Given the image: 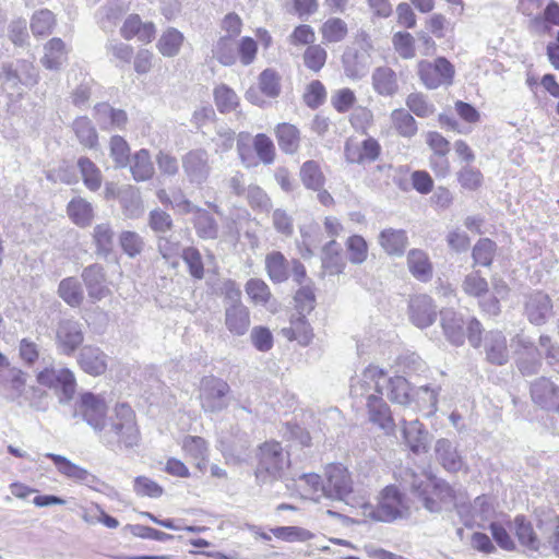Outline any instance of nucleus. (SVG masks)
Returning a JSON list of instances; mask_svg holds the SVG:
<instances>
[{"instance_id": "680f3d73", "label": "nucleus", "mask_w": 559, "mask_h": 559, "mask_svg": "<svg viewBox=\"0 0 559 559\" xmlns=\"http://www.w3.org/2000/svg\"><path fill=\"white\" fill-rule=\"evenodd\" d=\"M538 530L545 537V547L551 546L557 556H559V516H550L546 521L538 522Z\"/></svg>"}, {"instance_id": "f8f14e48", "label": "nucleus", "mask_w": 559, "mask_h": 559, "mask_svg": "<svg viewBox=\"0 0 559 559\" xmlns=\"http://www.w3.org/2000/svg\"><path fill=\"white\" fill-rule=\"evenodd\" d=\"M46 457L50 459L53 462L58 473L63 477L71 479L78 484L88 486L92 489H98L97 487L98 485H100L99 478H97L86 468L76 465L75 463L68 460L66 456L59 454L47 453Z\"/></svg>"}, {"instance_id": "c85d7f7f", "label": "nucleus", "mask_w": 559, "mask_h": 559, "mask_svg": "<svg viewBox=\"0 0 559 559\" xmlns=\"http://www.w3.org/2000/svg\"><path fill=\"white\" fill-rule=\"evenodd\" d=\"M94 117L104 130L122 129L128 121V116L124 110L112 108L106 103L95 106Z\"/></svg>"}, {"instance_id": "09e8293b", "label": "nucleus", "mask_w": 559, "mask_h": 559, "mask_svg": "<svg viewBox=\"0 0 559 559\" xmlns=\"http://www.w3.org/2000/svg\"><path fill=\"white\" fill-rule=\"evenodd\" d=\"M121 206L123 213L129 218H138L143 213L142 200L139 190L130 185L122 187Z\"/></svg>"}, {"instance_id": "0eeeda50", "label": "nucleus", "mask_w": 559, "mask_h": 559, "mask_svg": "<svg viewBox=\"0 0 559 559\" xmlns=\"http://www.w3.org/2000/svg\"><path fill=\"white\" fill-rule=\"evenodd\" d=\"M228 383L219 378L204 377L200 383V403L204 412L218 413L228 406Z\"/></svg>"}, {"instance_id": "393cba45", "label": "nucleus", "mask_w": 559, "mask_h": 559, "mask_svg": "<svg viewBox=\"0 0 559 559\" xmlns=\"http://www.w3.org/2000/svg\"><path fill=\"white\" fill-rule=\"evenodd\" d=\"M0 385L7 399L16 401L23 396L26 388V373L11 367L0 372Z\"/></svg>"}, {"instance_id": "9d476101", "label": "nucleus", "mask_w": 559, "mask_h": 559, "mask_svg": "<svg viewBox=\"0 0 559 559\" xmlns=\"http://www.w3.org/2000/svg\"><path fill=\"white\" fill-rule=\"evenodd\" d=\"M75 414L80 415L95 431L102 432L106 426L107 403L99 394L85 392L75 404Z\"/></svg>"}, {"instance_id": "3c124183", "label": "nucleus", "mask_w": 559, "mask_h": 559, "mask_svg": "<svg viewBox=\"0 0 559 559\" xmlns=\"http://www.w3.org/2000/svg\"><path fill=\"white\" fill-rule=\"evenodd\" d=\"M456 180L463 190L476 191L483 186L484 176L478 168L464 165L456 173Z\"/></svg>"}, {"instance_id": "a878e982", "label": "nucleus", "mask_w": 559, "mask_h": 559, "mask_svg": "<svg viewBox=\"0 0 559 559\" xmlns=\"http://www.w3.org/2000/svg\"><path fill=\"white\" fill-rule=\"evenodd\" d=\"M518 348V366L523 374H533L537 371L539 366V355L534 344L525 337L519 335L514 340Z\"/></svg>"}, {"instance_id": "774afa93", "label": "nucleus", "mask_w": 559, "mask_h": 559, "mask_svg": "<svg viewBox=\"0 0 559 559\" xmlns=\"http://www.w3.org/2000/svg\"><path fill=\"white\" fill-rule=\"evenodd\" d=\"M348 259L354 264H361L368 257V245L359 235L350 236L346 241Z\"/></svg>"}, {"instance_id": "bf43d9fd", "label": "nucleus", "mask_w": 559, "mask_h": 559, "mask_svg": "<svg viewBox=\"0 0 559 559\" xmlns=\"http://www.w3.org/2000/svg\"><path fill=\"white\" fill-rule=\"evenodd\" d=\"M439 388L429 385L419 386L414 391L413 403L416 404L418 409H428L433 413L437 408Z\"/></svg>"}, {"instance_id": "7ed1b4c3", "label": "nucleus", "mask_w": 559, "mask_h": 559, "mask_svg": "<svg viewBox=\"0 0 559 559\" xmlns=\"http://www.w3.org/2000/svg\"><path fill=\"white\" fill-rule=\"evenodd\" d=\"M357 515L364 522H393L409 515L408 500L395 485H388L380 491L377 506L368 502L364 496Z\"/></svg>"}, {"instance_id": "0e129e2a", "label": "nucleus", "mask_w": 559, "mask_h": 559, "mask_svg": "<svg viewBox=\"0 0 559 559\" xmlns=\"http://www.w3.org/2000/svg\"><path fill=\"white\" fill-rule=\"evenodd\" d=\"M407 108L419 118H427L435 112V106L421 93H411L405 100Z\"/></svg>"}, {"instance_id": "473e14b6", "label": "nucleus", "mask_w": 559, "mask_h": 559, "mask_svg": "<svg viewBox=\"0 0 559 559\" xmlns=\"http://www.w3.org/2000/svg\"><path fill=\"white\" fill-rule=\"evenodd\" d=\"M464 321L463 318L453 310L445 309L441 311V326L448 341L453 345L464 343Z\"/></svg>"}, {"instance_id": "c9c22d12", "label": "nucleus", "mask_w": 559, "mask_h": 559, "mask_svg": "<svg viewBox=\"0 0 559 559\" xmlns=\"http://www.w3.org/2000/svg\"><path fill=\"white\" fill-rule=\"evenodd\" d=\"M183 43L185 35L175 27H168L160 34L156 48L163 57L173 58L179 55Z\"/></svg>"}, {"instance_id": "7c9ffc66", "label": "nucleus", "mask_w": 559, "mask_h": 559, "mask_svg": "<svg viewBox=\"0 0 559 559\" xmlns=\"http://www.w3.org/2000/svg\"><path fill=\"white\" fill-rule=\"evenodd\" d=\"M485 353L488 361L503 365L508 361L509 353L506 336L499 331H491L485 337Z\"/></svg>"}, {"instance_id": "4d7b16f0", "label": "nucleus", "mask_w": 559, "mask_h": 559, "mask_svg": "<svg viewBox=\"0 0 559 559\" xmlns=\"http://www.w3.org/2000/svg\"><path fill=\"white\" fill-rule=\"evenodd\" d=\"M512 523V521L500 522L496 521L489 525L490 533L492 535L493 540L497 545L507 551H513L516 548L515 542L512 538V531L509 528L508 524Z\"/></svg>"}, {"instance_id": "5fc2aeb1", "label": "nucleus", "mask_w": 559, "mask_h": 559, "mask_svg": "<svg viewBox=\"0 0 559 559\" xmlns=\"http://www.w3.org/2000/svg\"><path fill=\"white\" fill-rule=\"evenodd\" d=\"M78 167L86 188L91 191L98 190L102 185V174L98 167L87 157L79 158Z\"/></svg>"}, {"instance_id": "423d86ee", "label": "nucleus", "mask_w": 559, "mask_h": 559, "mask_svg": "<svg viewBox=\"0 0 559 559\" xmlns=\"http://www.w3.org/2000/svg\"><path fill=\"white\" fill-rule=\"evenodd\" d=\"M1 80L4 90L11 95H21V86H34L39 80V74L32 62L17 60L2 67Z\"/></svg>"}, {"instance_id": "39448f33", "label": "nucleus", "mask_w": 559, "mask_h": 559, "mask_svg": "<svg viewBox=\"0 0 559 559\" xmlns=\"http://www.w3.org/2000/svg\"><path fill=\"white\" fill-rule=\"evenodd\" d=\"M290 466V459L281 443L269 441L260 447L259 463L255 471L260 484H270L280 479Z\"/></svg>"}, {"instance_id": "f3484780", "label": "nucleus", "mask_w": 559, "mask_h": 559, "mask_svg": "<svg viewBox=\"0 0 559 559\" xmlns=\"http://www.w3.org/2000/svg\"><path fill=\"white\" fill-rule=\"evenodd\" d=\"M508 526L518 538L520 545L526 549L539 551L545 547V537L542 536L540 531L538 528L535 530L532 523L523 515L515 516L512 523H509Z\"/></svg>"}, {"instance_id": "bb28decb", "label": "nucleus", "mask_w": 559, "mask_h": 559, "mask_svg": "<svg viewBox=\"0 0 559 559\" xmlns=\"http://www.w3.org/2000/svg\"><path fill=\"white\" fill-rule=\"evenodd\" d=\"M531 394L533 401L544 408L559 406V389L546 378H540L532 384Z\"/></svg>"}, {"instance_id": "ddd939ff", "label": "nucleus", "mask_w": 559, "mask_h": 559, "mask_svg": "<svg viewBox=\"0 0 559 559\" xmlns=\"http://www.w3.org/2000/svg\"><path fill=\"white\" fill-rule=\"evenodd\" d=\"M409 321L418 329L430 326L437 318V306L428 295H415L408 301Z\"/></svg>"}, {"instance_id": "e2e57ef3", "label": "nucleus", "mask_w": 559, "mask_h": 559, "mask_svg": "<svg viewBox=\"0 0 559 559\" xmlns=\"http://www.w3.org/2000/svg\"><path fill=\"white\" fill-rule=\"evenodd\" d=\"M114 231L108 223L97 224L93 230V240L100 254H108L112 249Z\"/></svg>"}, {"instance_id": "5701e85b", "label": "nucleus", "mask_w": 559, "mask_h": 559, "mask_svg": "<svg viewBox=\"0 0 559 559\" xmlns=\"http://www.w3.org/2000/svg\"><path fill=\"white\" fill-rule=\"evenodd\" d=\"M403 441L407 448L416 454L425 453L429 445V435L424 425L417 419L402 421Z\"/></svg>"}, {"instance_id": "a18cd8bd", "label": "nucleus", "mask_w": 559, "mask_h": 559, "mask_svg": "<svg viewBox=\"0 0 559 559\" xmlns=\"http://www.w3.org/2000/svg\"><path fill=\"white\" fill-rule=\"evenodd\" d=\"M130 170L133 179L136 181H145L153 177L154 166L147 150L142 148L133 155Z\"/></svg>"}, {"instance_id": "1a4fd4ad", "label": "nucleus", "mask_w": 559, "mask_h": 559, "mask_svg": "<svg viewBox=\"0 0 559 559\" xmlns=\"http://www.w3.org/2000/svg\"><path fill=\"white\" fill-rule=\"evenodd\" d=\"M417 70L420 81L429 90L451 85L455 74L453 64L444 57H438L433 61L421 60Z\"/></svg>"}, {"instance_id": "f03ea898", "label": "nucleus", "mask_w": 559, "mask_h": 559, "mask_svg": "<svg viewBox=\"0 0 559 559\" xmlns=\"http://www.w3.org/2000/svg\"><path fill=\"white\" fill-rule=\"evenodd\" d=\"M405 477L413 493L429 512H440L455 499L453 488L430 473L406 471Z\"/></svg>"}, {"instance_id": "a211bd4d", "label": "nucleus", "mask_w": 559, "mask_h": 559, "mask_svg": "<svg viewBox=\"0 0 559 559\" xmlns=\"http://www.w3.org/2000/svg\"><path fill=\"white\" fill-rule=\"evenodd\" d=\"M368 419L371 424L390 435L395 429V423L389 405L382 399V394H370L366 403Z\"/></svg>"}, {"instance_id": "13d9d810", "label": "nucleus", "mask_w": 559, "mask_h": 559, "mask_svg": "<svg viewBox=\"0 0 559 559\" xmlns=\"http://www.w3.org/2000/svg\"><path fill=\"white\" fill-rule=\"evenodd\" d=\"M214 102L221 112H230L239 105L237 94L229 86L221 84L214 90Z\"/></svg>"}, {"instance_id": "6e6d98bb", "label": "nucleus", "mask_w": 559, "mask_h": 559, "mask_svg": "<svg viewBox=\"0 0 559 559\" xmlns=\"http://www.w3.org/2000/svg\"><path fill=\"white\" fill-rule=\"evenodd\" d=\"M276 138L280 147L286 153H294L299 145V132L293 124H278L276 128Z\"/></svg>"}, {"instance_id": "6ab92c4d", "label": "nucleus", "mask_w": 559, "mask_h": 559, "mask_svg": "<svg viewBox=\"0 0 559 559\" xmlns=\"http://www.w3.org/2000/svg\"><path fill=\"white\" fill-rule=\"evenodd\" d=\"M437 461L444 469L452 473L467 471L466 462L461 455L456 444L449 439H439L435 444Z\"/></svg>"}, {"instance_id": "052dcab7", "label": "nucleus", "mask_w": 559, "mask_h": 559, "mask_svg": "<svg viewBox=\"0 0 559 559\" xmlns=\"http://www.w3.org/2000/svg\"><path fill=\"white\" fill-rule=\"evenodd\" d=\"M300 177L308 189L320 190L324 185V176L318 163L308 160L300 169Z\"/></svg>"}, {"instance_id": "864d4df0", "label": "nucleus", "mask_w": 559, "mask_h": 559, "mask_svg": "<svg viewBox=\"0 0 559 559\" xmlns=\"http://www.w3.org/2000/svg\"><path fill=\"white\" fill-rule=\"evenodd\" d=\"M322 265L330 274H338L343 271L345 263L340 253V246L331 240L323 249Z\"/></svg>"}, {"instance_id": "c756f323", "label": "nucleus", "mask_w": 559, "mask_h": 559, "mask_svg": "<svg viewBox=\"0 0 559 559\" xmlns=\"http://www.w3.org/2000/svg\"><path fill=\"white\" fill-rule=\"evenodd\" d=\"M225 324L228 331L237 336L245 335L250 326L249 310L242 304H233L226 308Z\"/></svg>"}, {"instance_id": "2eb2a0df", "label": "nucleus", "mask_w": 559, "mask_h": 559, "mask_svg": "<svg viewBox=\"0 0 559 559\" xmlns=\"http://www.w3.org/2000/svg\"><path fill=\"white\" fill-rule=\"evenodd\" d=\"M76 362L85 373L98 377L107 371L109 357L99 347L85 345L80 348Z\"/></svg>"}, {"instance_id": "603ef678", "label": "nucleus", "mask_w": 559, "mask_h": 559, "mask_svg": "<svg viewBox=\"0 0 559 559\" xmlns=\"http://www.w3.org/2000/svg\"><path fill=\"white\" fill-rule=\"evenodd\" d=\"M265 266L273 282L282 283L287 280V261L281 252L275 251L267 254L265 258Z\"/></svg>"}, {"instance_id": "ea45409f", "label": "nucleus", "mask_w": 559, "mask_h": 559, "mask_svg": "<svg viewBox=\"0 0 559 559\" xmlns=\"http://www.w3.org/2000/svg\"><path fill=\"white\" fill-rule=\"evenodd\" d=\"M343 64L346 75L357 80L367 74L370 67V58L365 53L348 50L343 56Z\"/></svg>"}, {"instance_id": "338daca9", "label": "nucleus", "mask_w": 559, "mask_h": 559, "mask_svg": "<svg viewBox=\"0 0 559 559\" xmlns=\"http://www.w3.org/2000/svg\"><path fill=\"white\" fill-rule=\"evenodd\" d=\"M271 532L276 538L288 543L306 542L314 536L313 533L300 526H278Z\"/></svg>"}, {"instance_id": "aec40b11", "label": "nucleus", "mask_w": 559, "mask_h": 559, "mask_svg": "<svg viewBox=\"0 0 559 559\" xmlns=\"http://www.w3.org/2000/svg\"><path fill=\"white\" fill-rule=\"evenodd\" d=\"M380 153L381 146L373 138H367L361 143L348 140L345 144V157L349 163H370L376 160Z\"/></svg>"}, {"instance_id": "b1692460", "label": "nucleus", "mask_w": 559, "mask_h": 559, "mask_svg": "<svg viewBox=\"0 0 559 559\" xmlns=\"http://www.w3.org/2000/svg\"><path fill=\"white\" fill-rule=\"evenodd\" d=\"M528 320L534 324H543L552 314V304L547 294L535 292L528 296L525 305Z\"/></svg>"}, {"instance_id": "79ce46f5", "label": "nucleus", "mask_w": 559, "mask_h": 559, "mask_svg": "<svg viewBox=\"0 0 559 559\" xmlns=\"http://www.w3.org/2000/svg\"><path fill=\"white\" fill-rule=\"evenodd\" d=\"M389 384L388 396L393 403L411 405L413 403L414 391L409 382L404 377H393L386 380Z\"/></svg>"}, {"instance_id": "9b49d317", "label": "nucleus", "mask_w": 559, "mask_h": 559, "mask_svg": "<svg viewBox=\"0 0 559 559\" xmlns=\"http://www.w3.org/2000/svg\"><path fill=\"white\" fill-rule=\"evenodd\" d=\"M84 342L82 324L72 319H64L58 322L55 331V343L57 350L63 356H72Z\"/></svg>"}, {"instance_id": "f257e3e1", "label": "nucleus", "mask_w": 559, "mask_h": 559, "mask_svg": "<svg viewBox=\"0 0 559 559\" xmlns=\"http://www.w3.org/2000/svg\"><path fill=\"white\" fill-rule=\"evenodd\" d=\"M99 439L111 450H126L139 445L141 432L136 415L130 405L126 403L115 405Z\"/></svg>"}, {"instance_id": "412c9836", "label": "nucleus", "mask_w": 559, "mask_h": 559, "mask_svg": "<svg viewBox=\"0 0 559 559\" xmlns=\"http://www.w3.org/2000/svg\"><path fill=\"white\" fill-rule=\"evenodd\" d=\"M82 280L93 301H99L109 296L110 289L106 284L105 272L102 265L92 264L82 272Z\"/></svg>"}, {"instance_id": "69168bd1", "label": "nucleus", "mask_w": 559, "mask_h": 559, "mask_svg": "<svg viewBox=\"0 0 559 559\" xmlns=\"http://www.w3.org/2000/svg\"><path fill=\"white\" fill-rule=\"evenodd\" d=\"M56 20L51 11L47 9L35 12L31 20V29L34 35H48L55 26Z\"/></svg>"}, {"instance_id": "37998d69", "label": "nucleus", "mask_w": 559, "mask_h": 559, "mask_svg": "<svg viewBox=\"0 0 559 559\" xmlns=\"http://www.w3.org/2000/svg\"><path fill=\"white\" fill-rule=\"evenodd\" d=\"M71 221L81 227L88 226L94 217L93 206L83 198L72 199L67 207Z\"/></svg>"}, {"instance_id": "cd10ccee", "label": "nucleus", "mask_w": 559, "mask_h": 559, "mask_svg": "<svg viewBox=\"0 0 559 559\" xmlns=\"http://www.w3.org/2000/svg\"><path fill=\"white\" fill-rule=\"evenodd\" d=\"M378 241L386 254L401 257L408 245V237L403 229L385 228L379 234Z\"/></svg>"}, {"instance_id": "4be33fe9", "label": "nucleus", "mask_w": 559, "mask_h": 559, "mask_svg": "<svg viewBox=\"0 0 559 559\" xmlns=\"http://www.w3.org/2000/svg\"><path fill=\"white\" fill-rule=\"evenodd\" d=\"M120 34L127 40L138 38L140 41L148 44L155 38L156 27L153 22H143L140 15L130 14L123 21Z\"/></svg>"}, {"instance_id": "de8ad7c7", "label": "nucleus", "mask_w": 559, "mask_h": 559, "mask_svg": "<svg viewBox=\"0 0 559 559\" xmlns=\"http://www.w3.org/2000/svg\"><path fill=\"white\" fill-rule=\"evenodd\" d=\"M322 40L325 44H334L344 40L348 34L345 21L340 17H329L320 27Z\"/></svg>"}, {"instance_id": "58836bf2", "label": "nucleus", "mask_w": 559, "mask_h": 559, "mask_svg": "<svg viewBox=\"0 0 559 559\" xmlns=\"http://www.w3.org/2000/svg\"><path fill=\"white\" fill-rule=\"evenodd\" d=\"M72 131L79 143L84 147L93 150L98 146V133L90 118L81 116L74 119Z\"/></svg>"}, {"instance_id": "dca6fc26", "label": "nucleus", "mask_w": 559, "mask_h": 559, "mask_svg": "<svg viewBox=\"0 0 559 559\" xmlns=\"http://www.w3.org/2000/svg\"><path fill=\"white\" fill-rule=\"evenodd\" d=\"M182 167L191 182H204L211 171L207 152L202 148L189 151L182 157Z\"/></svg>"}, {"instance_id": "a19ab883", "label": "nucleus", "mask_w": 559, "mask_h": 559, "mask_svg": "<svg viewBox=\"0 0 559 559\" xmlns=\"http://www.w3.org/2000/svg\"><path fill=\"white\" fill-rule=\"evenodd\" d=\"M281 334L288 341H297L302 346L308 345L313 336L312 330L302 314L292 319L289 326L283 328Z\"/></svg>"}, {"instance_id": "e433bc0d", "label": "nucleus", "mask_w": 559, "mask_h": 559, "mask_svg": "<svg viewBox=\"0 0 559 559\" xmlns=\"http://www.w3.org/2000/svg\"><path fill=\"white\" fill-rule=\"evenodd\" d=\"M407 266L413 276L421 282H428L432 277V264L428 254L420 249L408 252Z\"/></svg>"}, {"instance_id": "49530a36", "label": "nucleus", "mask_w": 559, "mask_h": 559, "mask_svg": "<svg viewBox=\"0 0 559 559\" xmlns=\"http://www.w3.org/2000/svg\"><path fill=\"white\" fill-rule=\"evenodd\" d=\"M296 486L302 497L318 499L323 496L324 479L316 473L302 474L296 479Z\"/></svg>"}, {"instance_id": "f704fd0d", "label": "nucleus", "mask_w": 559, "mask_h": 559, "mask_svg": "<svg viewBox=\"0 0 559 559\" xmlns=\"http://www.w3.org/2000/svg\"><path fill=\"white\" fill-rule=\"evenodd\" d=\"M181 448L185 454L195 462L200 471H204L207 464L206 441L197 436H187L182 439Z\"/></svg>"}, {"instance_id": "2f4dec72", "label": "nucleus", "mask_w": 559, "mask_h": 559, "mask_svg": "<svg viewBox=\"0 0 559 559\" xmlns=\"http://www.w3.org/2000/svg\"><path fill=\"white\" fill-rule=\"evenodd\" d=\"M372 87L381 96L391 97L399 92L396 73L389 67H378L371 75Z\"/></svg>"}, {"instance_id": "72a5a7b5", "label": "nucleus", "mask_w": 559, "mask_h": 559, "mask_svg": "<svg viewBox=\"0 0 559 559\" xmlns=\"http://www.w3.org/2000/svg\"><path fill=\"white\" fill-rule=\"evenodd\" d=\"M68 50L60 38H51L44 47L41 64L48 70H58L67 61Z\"/></svg>"}, {"instance_id": "8fccbe9b", "label": "nucleus", "mask_w": 559, "mask_h": 559, "mask_svg": "<svg viewBox=\"0 0 559 559\" xmlns=\"http://www.w3.org/2000/svg\"><path fill=\"white\" fill-rule=\"evenodd\" d=\"M390 119L393 128L401 136L413 138L418 131L415 118L403 108L394 109Z\"/></svg>"}, {"instance_id": "4c0bfd02", "label": "nucleus", "mask_w": 559, "mask_h": 559, "mask_svg": "<svg viewBox=\"0 0 559 559\" xmlns=\"http://www.w3.org/2000/svg\"><path fill=\"white\" fill-rule=\"evenodd\" d=\"M212 58L225 67L234 66L237 61L236 39L219 36L212 45Z\"/></svg>"}, {"instance_id": "4468645a", "label": "nucleus", "mask_w": 559, "mask_h": 559, "mask_svg": "<svg viewBox=\"0 0 559 559\" xmlns=\"http://www.w3.org/2000/svg\"><path fill=\"white\" fill-rule=\"evenodd\" d=\"M386 377L383 369L377 366H368L361 376L352 384L350 392L354 396H365L370 394H382L383 384Z\"/></svg>"}, {"instance_id": "20e7f679", "label": "nucleus", "mask_w": 559, "mask_h": 559, "mask_svg": "<svg viewBox=\"0 0 559 559\" xmlns=\"http://www.w3.org/2000/svg\"><path fill=\"white\" fill-rule=\"evenodd\" d=\"M362 493L354 488V480L350 472L342 464H329L324 468L323 497L343 501L356 510H359V502L364 499Z\"/></svg>"}, {"instance_id": "6e6552de", "label": "nucleus", "mask_w": 559, "mask_h": 559, "mask_svg": "<svg viewBox=\"0 0 559 559\" xmlns=\"http://www.w3.org/2000/svg\"><path fill=\"white\" fill-rule=\"evenodd\" d=\"M36 379L40 385L55 390L60 402H68L74 396L76 380L69 368L46 367L37 373Z\"/></svg>"}, {"instance_id": "c03bdc74", "label": "nucleus", "mask_w": 559, "mask_h": 559, "mask_svg": "<svg viewBox=\"0 0 559 559\" xmlns=\"http://www.w3.org/2000/svg\"><path fill=\"white\" fill-rule=\"evenodd\" d=\"M58 296L70 307H79L83 299L84 293L81 283L75 277L63 278L58 286Z\"/></svg>"}]
</instances>
